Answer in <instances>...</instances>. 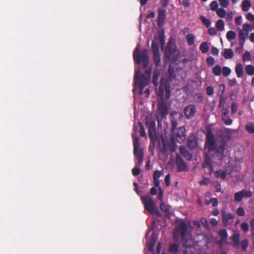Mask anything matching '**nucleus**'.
I'll return each mask as SVG.
<instances>
[{
    "mask_svg": "<svg viewBox=\"0 0 254 254\" xmlns=\"http://www.w3.org/2000/svg\"><path fill=\"white\" fill-rule=\"evenodd\" d=\"M237 105L235 103H233L232 104L231 111L232 114H235L236 113L237 111Z\"/></svg>",
    "mask_w": 254,
    "mask_h": 254,
    "instance_id": "52",
    "label": "nucleus"
},
{
    "mask_svg": "<svg viewBox=\"0 0 254 254\" xmlns=\"http://www.w3.org/2000/svg\"><path fill=\"white\" fill-rule=\"evenodd\" d=\"M146 239L148 245L147 251L145 252V254H160L161 249V243L158 244L156 248V253H154L153 251L154 250V246L158 239V234L153 230L152 227L148 228L147 232L146 234ZM161 254H165L164 253H162Z\"/></svg>",
    "mask_w": 254,
    "mask_h": 254,
    "instance_id": "5",
    "label": "nucleus"
},
{
    "mask_svg": "<svg viewBox=\"0 0 254 254\" xmlns=\"http://www.w3.org/2000/svg\"><path fill=\"white\" fill-rule=\"evenodd\" d=\"M251 2L249 0H245L242 3V9L245 12L248 11L251 7Z\"/></svg>",
    "mask_w": 254,
    "mask_h": 254,
    "instance_id": "17",
    "label": "nucleus"
},
{
    "mask_svg": "<svg viewBox=\"0 0 254 254\" xmlns=\"http://www.w3.org/2000/svg\"><path fill=\"white\" fill-rule=\"evenodd\" d=\"M140 172V170L139 168V167H135L133 168L132 170V174L135 176L138 175L139 174Z\"/></svg>",
    "mask_w": 254,
    "mask_h": 254,
    "instance_id": "43",
    "label": "nucleus"
},
{
    "mask_svg": "<svg viewBox=\"0 0 254 254\" xmlns=\"http://www.w3.org/2000/svg\"><path fill=\"white\" fill-rule=\"evenodd\" d=\"M191 227L185 222L180 221L174 233V238L178 240L180 237L183 240V247L185 248L184 254H196L194 248V241L190 235Z\"/></svg>",
    "mask_w": 254,
    "mask_h": 254,
    "instance_id": "4",
    "label": "nucleus"
},
{
    "mask_svg": "<svg viewBox=\"0 0 254 254\" xmlns=\"http://www.w3.org/2000/svg\"><path fill=\"white\" fill-rule=\"evenodd\" d=\"M177 166L178 171H183L186 169L185 163L181 160L177 159Z\"/></svg>",
    "mask_w": 254,
    "mask_h": 254,
    "instance_id": "20",
    "label": "nucleus"
},
{
    "mask_svg": "<svg viewBox=\"0 0 254 254\" xmlns=\"http://www.w3.org/2000/svg\"><path fill=\"white\" fill-rule=\"evenodd\" d=\"M165 10H160L159 11V15L158 18V25L161 26L164 21L165 18Z\"/></svg>",
    "mask_w": 254,
    "mask_h": 254,
    "instance_id": "16",
    "label": "nucleus"
},
{
    "mask_svg": "<svg viewBox=\"0 0 254 254\" xmlns=\"http://www.w3.org/2000/svg\"><path fill=\"white\" fill-rule=\"evenodd\" d=\"M252 59V56L250 53L248 51L245 52L243 56V60L244 61H251Z\"/></svg>",
    "mask_w": 254,
    "mask_h": 254,
    "instance_id": "33",
    "label": "nucleus"
},
{
    "mask_svg": "<svg viewBox=\"0 0 254 254\" xmlns=\"http://www.w3.org/2000/svg\"><path fill=\"white\" fill-rule=\"evenodd\" d=\"M252 195V192L243 190L236 192L234 195V199L237 202L240 201L244 197H251Z\"/></svg>",
    "mask_w": 254,
    "mask_h": 254,
    "instance_id": "10",
    "label": "nucleus"
},
{
    "mask_svg": "<svg viewBox=\"0 0 254 254\" xmlns=\"http://www.w3.org/2000/svg\"><path fill=\"white\" fill-rule=\"evenodd\" d=\"M133 130L134 133L133 134L132 137L133 139L134 154L135 158L137 159V164H136L137 165L138 164H141L143 162V154L142 149L140 148L139 139L136 136L137 130V126L134 125Z\"/></svg>",
    "mask_w": 254,
    "mask_h": 254,
    "instance_id": "7",
    "label": "nucleus"
},
{
    "mask_svg": "<svg viewBox=\"0 0 254 254\" xmlns=\"http://www.w3.org/2000/svg\"><path fill=\"white\" fill-rule=\"evenodd\" d=\"M146 126L148 127V133L151 139L155 138L156 124L155 122L147 118L146 121Z\"/></svg>",
    "mask_w": 254,
    "mask_h": 254,
    "instance_id": "9",
    "label": "nucleus"
},
{
    "mask_svg": "<svg viewBox=\"0 0 254 254\" xmlns=\"http://www.w3.org/2000/svg\"><path fill=\"white\" fill-rule=\"evenodd\" d=\"M207 94L208 95H211L213 94L214 90L211 86H208L206 88Z\"/></svg>",
    "mask_w": 254,
    "mask_h": 254,
    "instance_id": "48",
    "label": "nucleus"
},
{
    "mask_svg": "<svg viewBox=\"0 0 254 254\" xmlns=\"http://www.w3.org/2000/svg\"><path fill=\"white\" fill-rule=\"evenodd\" d=\"M223 120L224 121L225 124L226 125H230L232 124V121L229 118H227L226 119L223 118Z\"/></svg>",
    "mask_w": 254,
    "mask_h": 254,
    "instance_id": "54",
    "label": "nucleus"
},
{
    "mask_svg": "<svg viewBox=\"0 0 254 254\" xmlns=\"http://www.w3.org/2000/svg\"><path fill=\"white\" fill-rule=\"evenodd\" d=\"M150 193L153 195H155L157 193V190L155 188H152L150 191Z\"/></svg>",
    "mask_w": 254,
    "mask_h": 254,
    "instance_id": "61",
    "label": "nucleus"
},
{
    "mask_svg": "<svg viewBox=\"0 0 254 254\" xmlns=\"http://www.w3.org/2000/svg\"><path fill=\"white\" fill-rule=\"evenodd\" d=\"M237 213L240 216H243L245 215V212L242 207H239L237 210Z\"/></svg>",
    "mask_w": 254,
    "mask_h": 254,
    "instance_id": "44",
    "label": "nucleus"
},
{
    "mask_svg": "<svg viewBox=\"0 0 254 254\" xmlns=\"http://www.w3.org/2000/svg\"><path fill=\"white\" fill-rule=\"evenodd\" d=\"M180 149H181V153L183 155H184V156H185V157L187 158V159H188V160H189V159H190V156H187L186 155V154H187V153H188V152H187V151H186L185 149L183 150V148H182V147H181V148H180Z\"/></svg>",
    "mask_w": 254,
    "mask_h": 254,
    "instance_id": "58",
    "label": "nucleus"
},
{
    "mask_svg": "<svg viewBox=\"0 0 254 254\" xmlns=\"http://www.w3.org/2000/svg\"><path fill=\"white\" fill-rule=\"evenodd\" d=\"M170 174H167L165 178V182L166 186H169L170 184Z\"/></svg>",
    "mask_w": 254,
    "mask_h": 254,
    "instance_id": "50",
    "label": "nucleus"
},
{
    "mask_svg": "<svg viewBox=\"0 0 254 254\" xmlns=\"http://www.w3.org/2000/svg\"><path fill=\"white\" fill-rule=\"evenodd\" d=\"M240 47L236 48V51L238 53H241L243 49L244 44L242 45V42H239Z\"/></svg>",
    "mask_w": 254,
    "mask_h": 254,
    "instance_id": "53",
    "label": "nucleus"
},
{
    "mask_svg": "<svg viewBox=\"0 0 254 254\" xmlns=\"http://www.w3.org/2000/svg\"><path fill=\"white\" fill-rule=\"evenodd\" d=\"M160 71L159 69H155L154 71L153 76V82L155 86L157 85V81L160 76Z\"/></svg>",
    "mask_w": 254,
    "mask_h": 254,
    "instance_id": "23",
    "label": "nucleus"
},
{
    "mask_svg": "<svg viewBox=\"0 0 254 254\" xmlns=\"http://www.w3.org/2000/svg\"><path fill=\"white\" fill-rule=\"evenodd\" d=\"M240 239V235L239 234H235L234 235L232 241L236 245H238Z\"/></svg>",
    "mask_w": 254,
    "mask_h": 254,
    "instance_id": "40",
    "label": "nucleus"
},
{
    "mask_svg": "<svg viewBox=\"0 0 254 254\" xmlns=\"http://www.w3.org/2000/svg\"><path fill=\"white\" fill-rule=\"evenodd\" d=\"M160 208L162 211H164L166 213H169L170 206L166 205L163 202L161 203Z\"/></svg>",
    "mask_w": 254,
    "mask_h": 254,
    "instance_id": "34",
    "label": "nucleus"
},
{
    "mask_svg": "<svg viewBox=\"0 0 254 254\" xmlns=\"http://www.w3.org/2000/svg\"><path fill=\"white\" fill-rule=\"evenodd\" d=\"M245 70L249 75H254V66L250 64L247 65L245 67Z\"/></svg>",
    "mask_w": 254,
    "mask_h": 254,
    "instance_id": "21",
    "label": "nucleus"
},
{
    "mask_svg": "<svg viewBox=\"0 0 254 254\" xmlns=\"http://www.w3.org/2000/svg\"><path fill=\"white\" fill-rule=\"evenodd\" d=\"M239 30V39L240 42H242V45L245 42L246 38L248 36V32L245 31L243 29L238 27Z\"/></svg>",
    "mask_w": 254,
    "mask_h": 254,
    "instance_id": "13",
    "label": "nucleus"
},
{
    "mask_svg": "<svg viewBox=\"0 0 254 254\" xmlns=\"http://www.w3.org/2000/svg\"><path fill=\"white\" fill-rule=\"evenodd\" d=\"M200 19L204 25H205L207 27H208L210 25L211 21L209 20V19L206 18L203 16H200Z\"/></svg>",
    "mask_w": 254,
    "mask_h": 254,
    "instance_id": "31",
    "label": "nucleus"
},
{
    "mask_svg": "<svg viewBox=\"0 0 254 254\" xmlns=\"http://www.w3.org/2000/svg\"><path fill=\"white\" fill-rule=\"evenodd\" d=\"M222 220L224 225L226 226L232 225L234 222L235 215L233 213L222 212Z\"/></svg>",
    "mask_w": 254,
    "mask_h": 254,
    "instance_id": "11",
    "label": "nucleus"
},
{
    "mask_svg": "<svg viewBox=\"0 0 254 254\" xmlns=\"http://www.w3.org/2000/svg\"><path fill=\"white\" fill-rule=\"evenodd\" d=\"M178 249V246L176 244H171L170 246V252L172 253L175 254Z\"/></svg>",
    "mask_w": 254,
    "mask_h": 254,
    "instance_id": "37",
    "label": "nucleus"
},
{
    "mask_svg": "<svg viewBox=\"0 0 254 254\" xmlns=\"http://www.w3.org/2000/svg\"><path fill=\"white\" fill-rule=\"evenodd\" d=\"M179 131L182 134L179 137L180 140H179L178 138L177 139L179 141H184L186 139V136L184 134V129L183 128H180Z\"/></svg>",
    "mask_w": 254,
    "mask_h": 254,
    "instance_id": "41",
    "label": "nucleus"
},
{
    "mask_svg": "<svg viewBox=\"0 0 254 254\" xmlns=\"http://www.w3.org/2000/svg\"><path fill=\"white\" fill-rule=\"evenodd\" d=\"M196 111V108L193 105L187 106L184 109V113L187 119H191L194 117Z\"/></svg>",
    "mask_w": 254,
    "mask_h": 254,
    "instance_id": "12",
    "label": "nucleus"
},
{
    "mask_svg": "<svg viewBox=\"0 0 254 254\" xmlns=\"http://www.w3.org/2000/svg\"><path fill=\"white\" fill-rule=\"evenodd\" d=\"M222 72V69L219 65H216L214 66L212 72L216 76H219L220 75Z\"/></svg>",
    "mask_w": 254,
    "mask_h": 254,
    "instance_id": "25",
    "label": "nucleus"
},
{
    "mask_svg": "<svg viewBox=\"0 0 254 254\" xmlns=\"http://www.w3.org/2000/svg\"><path fill=\"white\" fill-rule=\"evenodd\" d=\"M208 33L211 35H214L217 34V31L214 27H211L208 29Z\"/></svg>",
    "mask_w": 254,
    "mask_h": 254,
    "instance_id": "46",
    "label": "nucleus"
},
{
    "mask_svg": "<svg viewBox=\"0 0 254 254\" xmlns=\"http://www.w3.org/2000/svg\"><path fill=\"white\" fill-rule=\"evenodd\" d=\"M195 36L191 34H189L187 36V42L190 45H193L194 43Z\"/></svg>",
    "mask_w": 254,
    "mask_h": 254,
    "instance_id": "24",
    "label": "nucleus"
},
{
    "mask_svg": "<svg viewBox=\"0 0 254 254\" xmlns=\"http://www.w3.org/2000/svg\"><path fill=\"white\" fill-rule=\"evenodd\" d=\"M211 224L213 226H216L218 224V221L215 218H211L210 220Z\"/></svg>",
    "mask_w": 254,
    "mask_h": 254,
    "instance_id": "60",
    "label": "nucleus"
},
{
    "mask_svg": "<svg viewBox=\"0 0 254 254\" xmlns=\"http://www.w3.org/2000/svg\"><path fill=\"white\" fill-rule=\"evenodd\" d=\"M231 72V70L230 68L224 66L223 67L222 73L224 76H228Z\"/></svg>",
    "mask_w": 254,
    "mask_h": 254,
    "instance_id": "35",
    "label": "nucleus"
},
{
    "mask_svg": "<svg viewBox=\"0 0 254 254\" xmlns=\"http://www.w3.org/2000/svg\"><path fill=\"white\" fill-rule=\"evenodd\" d=\"M247 18L249 21L254 23V15L252 13H248L247 15Z\"/></svg>",
    "mask_w": 254,
    "mask_h": 254,
    "instance_id": "49",
    "label": "nucleus"
},
{
    "mask_svg": "<svg viewBox=\"0 0 254 254\" xmlns=\"http://www.w3.org/2000/svg\"><path fill=\"white\" fill-rule=\"evenodd\" d=\"M230 173L228 171H221L218 170L215 172V176L216 177H220L222 179H225L227 174H229Z\"/></svg>",
    "mask_w": 254,
    "mask_h": 254,
    "instance_id": "19",
    "label": "nucleus"
},
{
    "mask_svg": "<svg viewBox=\"0 0 254 254\" xmlns=\"http://www.w3.org/2000/svg\"><path fill=\"white\" fill-rule=\"evenodd\" d=\"M236 24L238 25H241L242 23V17L241 16H237L235 18Z\"/></svg>",
    "mask_w": 254,
    "mask_h": 254,
    "instance_id": "51",
    "label": "nucleus"
},
{
    "mask_svg": "<svg viewBox=\"0 0 254 254\" xmlns=\"http://www.w3.org/2000/svg\"><path fill=\"white\" fill-rule=\"evenodd\" d=\"M204 167L211 169L213 164L218 165L224 156L225 143L223 140L215 139L210 127H206Z\"/></svg>",
    "mask_w": 254,
    "mask_h": 254,
    "instance_id": "2",
    "label": "nucleus"
},
{
    "mask_svg": "<svg viewBox=\"0 0 254 254\" xmlns=\"http://www.w3.org/2000/svg\"><path fill=\"white\" fill-rule=\"evenodd\" d=\"M201 223L205 227H207L208 223L207 220L204 218H202L201 219Z\"/></svg>",
    "mask_w": 254,
    "mask_h": 254,
    "instance_id": "59",
    "label": "nucleus"
},
{
    "mask_svg": "<svg viewBox=\"0 0 254 254\" xmlns=\"http://www.w3.org/2000/svg\"><path fill=\"white\" fill-rule=\"evenodd\" d=\"M141 200L145 209L150 214L157 216H160V213L158 210L157 206L150 196H141Z\"/></svg>",
    "mask_w": 254,
    "mask_h": 254,
    "instance_id": "6",
    "label": "nucleus"
},
{
    "mask_svg": "<svg viewBox=\"0 0 254 254\" xmlns=\"http://www.w3.org/2000/svg\"><path fill=\"white\" fill-rule=\"evenodd\" d=\"M216 27L219 31H222L224 28V23L223 20L219 19L216 23Z\"/></svg>",
    "mask_w": 254,
    "mask_h": 254,
    "instance_id": "26",
    "label": "nucleus"
},
{
    "mask_svg": "<svg viewBox=\"0 0 254 254\" xmlns=\"http://www.w3.org/2000/svg\"><path fill=\"white\" fill-rule=\"evenodd\" d=\"M219 234L221 237L220 243L223 244L226 242L228 237L227 232L225 230H220L219 232Z\"/></svg>",
    "mask_w": 254,
    "mask_h": 254,
    "instance_id": "18",
    "label": "nucleus"
},
{
    "mask_svg": "<svg viewBox=\"0 0 254 254\" xmlns=\"http://www.w3.org/2000/svg\"><path fill=\"white\" fill-rule=\"evenodd\" d=\"M140 47L138 45L135 48L133 57L134 61L139 64L141 63L143 64L144 68H147L144 74H140L139 69L135 70V75L134 76V88L133 91L134 93V117L136 118V106L137 102H140L138 99V96L141 95L143 93L144 87L147 86L150 82L151 69L147 67L149 64V59L148 56V51L143 50L140 53Z\"/></svg>",
    "mask_w": 254,
    "mask_h": 254,
    "instance_id": "1",
    "label": "nucleus"
},
{
    "mask_svg": "<svg viewBox=\"0 0 254 254\" xmlns=\"http://www.w3.org/2000/svg\"><path fill=\"white\" fill-rule=\"evenodd\" d=\"M199 50L202 53H206L208 51L209 48L208 44L206 42H202L199 46Z\"/></svg>",
    "mask_w": 254,
    "mask_h": 254,
    "instance_id": "22",
    "label": "nucleus"
},
{
    "mask_svg": "<svg viewBox=\"0 0 254 254\" xmlns=\"http://www.w3.org/2000/svg\"><path fill=\"white\" fill-rule=\"evenodd\" d=\"M138 127L141 129L140 132V135L141 136H145L146 135V132H145V130H144V128H143V126H142V125L141 123H138Z\"/></svg>",
    "mask_w": 254,
    "mask_h": 254,
    "instance_id": "47",
    "label": "nucleus"
},
{
    "mask_svg": "<svg viewBox=\"0 0 254 254\" xmlns=\"http://www.w3.org/2000/svg\"><path fill=\"white\" fill-rule=\"evenodd\" d=\"M234 53L231 49H225L222 53V56L226 59H232Z\"/></svg>",
    "mask_w": 254,
    "mask_h": 254,
    "instance_id": "15",
    "label": "nucleus"
},
{
    "mask_svg": "<svg viewBox=\"0 0 254 254\" xmlns=\"http://www.w3.org/2000/svg\"><path fill=\"white\" fill-rule=\"evenodd\" d=\"M211 10L214 11H216L218 9V4L216 1H213L210 4Z\"/></svg>",
    "mask_w": 254,
    "mask_h": 254,
    "instance_id": "32",
    "label": "nucleus"
},
{
    "mask_svg": "<svg viewBox=\"0 0 254 254\" xmlns=\"http://www.w3.org/2000/svg\"><path fill=\"white\" fill-rule=\"evenodd\" d=\"M161 174H162V173L161 171H155L153 174V179L154 180L158 179L160 177Z\"/></svg>",
    "mask_w": 254,
    "mask_h": 254,
    "instance_id": "45",
    "label": "nucleus"
},
{
    "mask_svg": "<svg viewBox=\"0 0 254 254\" xmlns=\"http://www.w3.org/2000/svg\"><path fill=\"white\" fill-rule=\"evenodd\" d=\"M250 40L251 42L254 43V33H252L250 34Z\"/></svg>",
    "mask_w": 254,
    "mask_h": 254,
    "instance_id": "64",
    "label": "nucleus"
},
{
    "mask_svg": "<svg viewBox=\"0 0 254 254\" xmlns=\"http://www.w3.org/2000/svg\"><path fill=\"white\" fill-rule=\"evenodd\" d=\"M249 245V241L247 239L243 240L241 243V247L244 251H245Z\"/></svg>",
    "mask_w": 254,
    "mask_h": 254,
    "instance_id": "39",
    "label": "nucleus"
},
{
    "mask_svg": "<svg viewBox=\"0 0 254 254\" xmlns=\"http://www.w3.org/2000/svg\"><path fill=\"white\" fill-rule=\"evenodd\" d=\"M210 182V180L207 179H204L203 181L200 182L201 184L207 185Z\"/></svg>",
    "mask_w": 254,
    "mask_h": 254,
    "instance_id": "63",
    "label": "nucleus"
},
{
    "mask_svg": "<svg viewBox=\"0 0 254 254\" xmlns=\"http://www.w3.org/2000/svg\"><path fill=\"white\" fill-rule=\"evenodd\" d=\"M246 129L247 130L252 133L254 132V124L250 123L247 125L246 126Z\"/></svg>",
    "mask_w": 254,
    "mask_h": 254,
    "instance_id": "38",
    "label": "nucleus"
},
{
    "mask_svg": "<svg viewBox=\"0 0 254 254\" xmlns=\"http://www.w3.org/2000/svg\"><path fill=\"white\" fill-rule=\"evenodd\" d=\"M236 34L233 31H229L226 34V38L229 41L234 39L236 38Z\"/></svg>",
    "mask_w": 254,
    "mask_h": 254,
    "instance_id": "27",
    "label": "nucleus"
},
{
    "mask_svg": "<svg viewBox=\"0 0 254 254\" xmlns=\"http://www.w3.org/2000/svg\"><path fill=\"white\" fill-rule=\"evenodd\" d=\"M206 62L208 65L212 66L214 64L215 60L212 57H209L206 59Z\"/></svg>",
    "mask_w": 254,
    "mask_h": 254,
    "instance_id": "42",
    "label": "nucleus"
},
{
    "mask_svg": "<svg viewBox=\"0 0 254 254\" xmlns=\"http://www.w3.org/2000/svg\"><path fill=\"white\" fill-rule=\"evenodd\" d=\"M193 225L196 226L197 228H200V223L198 221H194L193 222Z\"/></svg>",
    "mask_w": 254,
    "mask_h": 254,
    "instance_id": "62",
    "label": "nucleus"
},
{
    "mask_svg": "<svg viewBox=\"0 0 254 254\" xmlns=\"http://www.w3.org/2000/svg\"><path fill=\"white\" fill-rule=\"evenodd\" d=\"M241 230L244 233H247L249 230V225L246 222H243L240 226Z\"/></svg>",
    "mask_w": 254,
    "mask_h": 254,
    "instance_id": "30",
    "label": "nucleus"
},
{
    "mask_svg": "<svg viewBox=\"0 0 254 254\" xmlns=\"http://www.w3.org/2000/svg\"><path fill=\"white\" fill-rule=\"evenodd\" d=\"M217 14L221 18H223L226 16V12L222 8H220L216 11Z\"/></svg>",
    "mask_w": 254,
    "mask_h": 254,
    "instance_id": "28",
    "label": "nucleus"
},
{
    "mask_svg": "<svg viewBox=\"0 0 254 254\" xmlns=\"http://www.w3.org/2000/svg\"><path fill=\"white\" fill-rule=\"evenodd\" d=\"M158 96L157 121L158 126L161 122L166 119L168 112V103L167 100L170 95L169 83L167 79L162 78L158 90H156Z\"/></svg>",
    "mask_w": 254,
    "mask_h": 254,
    "instance_id": "3",
    "label": "nucleus"
},
{
    "mask_svg": "<svg viewBox=\"0 0 254 254\" xmlns=\"http://www.w3.org/2000/svg\"><path fill=\"white\" fill-rule=\"evenodd\" d=\"M235 70L238 77H242L243 76V65L242 64H237L235 66Z\"/></svg>",
    "mask_w": 254,
    "mask_h": 254,
    "instance_id": "14",
    "label": "nucleus"
},
{
    "mask_svg": "<svg viewBox=\"0 0 254 254\" xmlns=\"http://www.w3.org/2000/svg\"><path fill=\"white\" fill-rule=\"evenodd\" d=\"M220 6L223 8H227L229 4L228 0H218Z\"/></svg>",
    "mask_w": 254,
    "mask_h": 254,
    "instance_id": "36",
    "label": "nucleus"
},
{
    "mask_svg": "<svg viewBox=\"0 0 254 254\" xmlns=\"http://www.w3.org/2000/svg\"><path fill=\"white\" fill-rule=\"evenodd\" d=\"M162 42V39H159L155 37L152 43V50L154 54V61L156 66H158L160 63V58L159 55V47L158 46V41Z\"/></svg>",
    "mask_w": 254,
    "mask_h": 254,
    "instance_id": "8",
    "label": "nucleus"
},
{
    "mask_svg": "<svg viewBox=\"0 0 254 254\" xmlns=\"http://www.w3.org/2000/svg\"><path fill=\"white\" fill-rule=\"evenodd\" d=\"M163 192L162 189L160 188L159 194H158V199L159 200L162 201L163 200Z\"/></svg>",
    "mask_w": 254,
    "mask_h": 254,
    "instance_id": "57",
    "label": "nucleus"
},
{
    "mask_svg": "<svg viewBox=\"0 0 254 254\" xmlns=\"http://www.w3.org/2000/svg\"><path fill=\"white\" fill-rule=\"evenodd\" d=\"M253 26L249 23H245L243 26V29L248 32V34H249V32L250 31H251L253 30Z\"/></svg>",
    "mask_w": 254,
    "mask_h": 254,
    "instance_id": "29",
    "label": "nucleus"
},
{
    "mask_svg": "<svg viewBox=\"0 0 254 254\" xmlns=\"http://www.w3.org/2000/svg\"><path fill=\"white\" fill-rule=\"evenodd\" d=\"M211 53L213 55H218L219 53V50L217 48L215 47H212L211 48Z\"/></svg>",
    "mask_w": 254,
    "mask_h": 254,
    "instance_id": "56",
    "label": "nucleus"
},
{
    "mask_svg": "<svg viewBox=\"0 0 254 254\" xmlns=\"http://www.w3.org/2000/svg\"><path fill=\"white\" fill-rule=\"evenodd\" d=\"M210 202L212 203L213 206H216L218 205V201L217 199L215 198H212L210 200Z\"/></svg>",
    "mask_w": 254,
    "mask_h": 254,
    "instance_id": "55",
    "label": "nucleus"
}]
</instances>
